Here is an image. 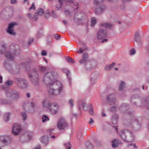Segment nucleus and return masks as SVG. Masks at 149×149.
<instances>
[{
    "label": "nucleus",
    "mask_w": 149,
    "mask_h": 149,
    "mask_svg": "<svg viewBox=\"0 0 149 149\" xmlns=\"http://www.w3.org/2000/svg\"><path fill=\"white\" fill-rule=\"evenodd\" d=\"M56 74L50 72L44 76L42 81L47 85L49 93L52 95H57L63 91V86L61 82L56 79Z\"/></svg>",
    "instance_id": "nucleus-1"
},
{
    "label": "nucleus",
    "mask_w": 149,
    "mask_h": 149,
    "mask_svg": "<svg viewBox=\"0 0 149 149\" xmlns=\"http://www.w3.org/2000/svg\"><path fill=\"white\" fill-rule=\"evenodd\" d=\"M126 125L129 130L121 131L120 133V136L125 141H133L135 139V136L132 132L129 131V130L130 129L135 131L139 130L141 127V123L137 118L133 117L129 120Z\"/></svg>",
    "instance_id": "nucleus-2"
},
{
    "label": "nucleus",
    "mask_w": 149,
    "mask_h": 149,
    "mask_svg": "<svg viewBox=\"0 0 149 149\" xmlns=\"http://www.w3.org/2000/svg\"><path fill=\"white\" fill-rule=\"evenodd\" d=\"M6 94V96L13 100H17L21 97L20 93L16 89H10L7 90Z\"/></svg>",
    "instance_id": "nucleus-3"
},
{
    "label": "nucleus",
    "mask_w": 149,
    "mask_h": 149,
    "mask_svg": "<svg viewBox=\"0 0 149 149\" xmlns=\"http://www.w3.org/2000/svg\"><path fill=\"white\" fill-rule=\"evenodd\" d=\"M15 84L18 88L24 89L28 86V83L24 79L21 78H17L15 80Z\"/></svg>",
    "instance_id": "nucleus-4"
},
{
    "label": "nucleus",
    "mask_w": 149,
    "mask_h": 149,
    "mask_svg": "<svg viewBox=\"0 0 149 149\" xmlns=\"http://www.w3.org/2000/svg\"><path fill=\"white\" fill-rule=\"evenodd\" d=\"M29 77L30 78H31V81L33 84L37 85L38 84V76L36 69L30 71L29 73Z\"/></svg>",
    "instance_id": "nucleus-5"
},
{
    "label": "nucleus",
    "mask_w": 149,
    "mask_h": 149,
    "mask_svg": "<svg viewBox=\"0 0 149 149\" xmlns=\"http://www.w3.org/2000/svg\"><path fill=\"white\" fill-rule=\"evenodd\" d=\"M107 36V31L106 29H100L97 33V38L98 40H102V42H107L108 39L104 38Z\"/></svg>",
    "instance_id": "nucleus-6"
},
{
    "label": "nucleus",
    "mask_w": 149,
    "mask_h": 149,
    "mask_svg": "<svg viewBox=\"0 0 149 149\" xmlns=\"http://www.w3.org/2000/svg\"><path fill=\"white\" fill-rule=\"evenodd\" d=\"M48 108V109L50 112V113L52 115L56 114L59 110V106L58 104L56 102L52 103Z\"/></svg>",
    "instance_id": "nucleus-7"
},
{
    "label": "nucleus",
    "mask_w": 149,
    "mask_h": 149,
    "mask_svg": "<svg viewBox=\"0 0 149 149\" xmlns=\"http://www.w3.org/2000/svg\"><path fill=\"white\" fill-rule=\"evenodd\" d=\"M68 124L65 119L63 118H61L58 121L57 124L58 128L60 130H63L67 127Z\"/></svg>",
    "instance_id": "nucleus-8"
},
{
    "label": "nucleus",
    "mask_w": 149,
    "mask_h": 149,
    "mask_svg": "<svg viewBox=\"0 0 149 149\" xmlns=\"http://www.w3.org/2000/svg\"><path fill=\"white\" fill-rule=\"evenodd\" d=\"M5 67L13 74H17L19 71V69L18 67H12L11 64L6 63L4 64Z\"/></svg>",
    "instance_id": "nucleus-9"
},
{
    "label": "nucleus",
    "mask_w": 149,
    "mask_h": 149,
    "mask_svg": "<svg viewBox=\"0 0 149 149\" xmlns=\"http://www.w3.org/2000/svg\"><path fill=\"white\" fill-rule=\"evenodd\" d=\"M21 129V125H20L15 123L13 125L12 129V133L14 135H17L19 133Z\"/></svg>",
    "instance_id": "nucleus-10"
},
{
    "label": "nucleus",
    "mask_w": 149,
    "mask_h": 149,
    "mask_svg": "<svg viewBox=\"0 0 149 149\" xmlns=\"http://www.w3.org/2000/svg\"><path fill=\"white\" fill-rule=\"evenodd\" d=\"M2 138L1 139V142L3 143L6 146L10 144L12 141V138L11 136L9 135L2 136Z\"/></svg>",
    "instance_id": "nucleus-11"
},
{
    "label": "nucleus",
    "mask_w": 149,
    "mask_h": 149,
    "mask_svg": "<svg viewBox=\"0 0 149 149\" xmlns=\"http://www.w3.org/2000/svg\"><path fill=\"white\" fill-rule=\"evenodd\" d=\"M109 104H113L116 101V96L114 94H111L108 95L106 98Z\"/></svg>",
    "instance_id": "nucleus-12"
},
{
    "label": "nucleus",
    "mask_w": 149,
    "mask_h": 149,
    "mask_svg": "<svg viewBox=\"0 0 149 149\" xmlns=\"http://www.w3.org/2000/svg\"><path fill=\"white\" fill-rule=\"evenodd\" d=\"M17 24L16 22H12L9 24L8 28L7 29V32L9 34L14 35L15 34L13 29L14 27Z\"/></svg>",
    "instance_id": "nucleus-13"
},
{
    "label": "nucleus",
    "mask_w": 149,
    "mask_h": 149,
    "mask_svg": "<svg viewBox=\"0 0 149 149\" xmlns=\"http://www.w3.org/2000/svg\"><path fill=\"white\" fill-rule=\"evenodd\" d=\"M40 142L44 145H47L49 143L48 137L47 136H43L40 137Z\"/></svg>",
    "instance_id": "nucleus-14"
},
{
    "label": "nucleus",
    "mask_w": 149,
    "mask_h": 149,
    "mask_svg": "<svg viewBox=\"0 0 149 149\" xmlns=\"http://www.w3.org/2000/svg\"><path fill=\"white\" fill-rule=\"evenodd\" d=\"M105 8L104 5H102L100 6V7H97L95 9V13L97 14H100L102 13Z\"/></svg>",
    "instance_id": "nucleus-15"
},
{
    "label": "nucleus",
    "mask_w": 149,
    "mask_h": 149,
    "mask_svg": "<svg viewBox=\"0 0 149 149\" xmlns=\"http://www.w3.org/2000/svg\"><path fill=\"white\" fill-rule=\"evenodd\" d=\"M111 146L112 148H115L121 144V142L118 139H115L111 141Z\"/></svg>",
    "instance_id": "nucleus-16"
},
{
    "label": "nucleus",
    "mask_w": 149,
    "mask_h": 149,
    "mask_svg": "<svg viewBox=\"0 0 149 149\" xmlns=\"http://www.w3.org/2000/svg\"><path fill=\"white\" fill-rule=\"evenodd\" d=\"M17 54L15 52H14V53H12V52H10V51H7L5 53V55L6 57L12 60L14 58V55Z\"/></svg>",
    "instance_id": "nucleus-17"
},
{
    "label": "nucleus",
    "mask_w": 149,
    "mask_h": 149,
    "mask_svg": "<svg viewBox=\"0 0 149 149\" xmlns=\"http://www.w3.org/2000/svg\"><path fill=\"white\" fill-rule=\"evenodd\" d=\"M148 98L142 100L141 102V106L142 107L146 106L147 108L149 109V102H148Z\"/></svg>",
    "instance_id": "nucleus-18"
},
{
    "label": "nucleus",
    "mask_w": 149,
    "mask_h": 149,
    "mask_svg": "<svg viewBox=\"0 0 149 149\" xmlns=\"http://www.w3.org/2000/svg\"><path fill=\"white\" fill-rule=\"evenodd\" d=\"M10 115L11 113L9 112H7L4 114L3 119L5 122H7L9 120Z\"/></svg>",
    "instance_id": "nucleus-19"
},
{
    "label": "nucleus",
    "mask_w": 149,
    "mask_h": 149,
    "mask_svg": "<svg viewBox=\"0 0 149 149\" xmlns=\"http://www.w3.org/2000/svg\"><path fill=\"white\" fill-rule=\"evenodd\" d=\"M52 103L51 102H48V101L46 100L45 99L42 100V106L45 107H47V109L49 108L50 105Z\"/></svg>",
    "instance_id": "nucleus-20"
},
{
    "label": "nucleus",
    "mask_w": 149,
    "mask_h": 149,
    "mask_svg": "<svg viewBox=\"0 0 149 149\" xmlns=\"http://www.w3.org/2000/svg\"><path fill=\"white\" fill-rule=\"evenodd\" d=\"M138 98V95H134L132 96L131 98V102L132 105L134 106H135L136 104L135 103L136 101V99Z\"/></svg>",
    "instance_id": "nucleus-21"
},
{
    "label": "nucleus",
    "mask_w": 149,
    "mask_h": 149,
    "mask_svg": "<svg viewBox=\"0 0 149 149\" xmlns=\"http://www.w3.org/2000/svg\"><path fill=\"white\" fill-rule=\"evenodd\" d=\"M85 146L87 149H93L94 146L89 141H87L85 143Z\"/></svg>",
    "instance_id": "nucleus-22"
},
{
    "label": "nucleus",
    "mask_w": 149,
    "mask_h": 149,
    "mask_svg": "<svg viewBox=\"0 0 149 149\" xmlns=\"http://www.w3.org/2000/svg\"><path fill=\"white\" fill-rule=\"evenodd\" d=\"M27 15L28 17L31 19L36 20L38 19V17H37V14L36 13H35L34 16H33L32 14L31 13H28Z\"/></svg>",
    "instance_id": "nucleus-23"
},
{
    "label": "nucleus",
    "mask_w": 149,
    "mask_h": 149,
    "mask_svg": "<svg viewBox=\"0 0 149 149\" xmlns=\"http://www.w3.org/2000/svg\"><path fill=\"white\" fill-rule=\"evenodd\" d=\"M118 116L117 115L115 114L111 118V121L113 124H116L118 121Z\"/></svg>",
    "instance_id": "nucleus-24"
},
{
    "label": "nucleus",
    "mask_w": 149,
    "mask_h": 149,
    "mask_svg": "<svg viewBox=\"0 0 149 149\" xmlns=\"http://www.w3.org/2000/svg\"><path fill=\"white\" fill-rule=\"evenodd\" d=\"M6 49V46L5 44H0V54H3Z\"/></svg>",
    "instance_id": "nucleus-25"
},
{
    "label": "nucleus",
    "mask_w": 149,
    "mask_h": 149,
    "mask_svg": "<svg viewBox=\"0 0 149 149\" xmlns=\"http://www.w3.org/2000/svg\"><path fill=\"white\" fill-rule=\"evenodd\" d=\"M68 103L71 108H73L75 104L74 100L72 98L70 99L68 101Z\"/></svg>",
    "instance_id": "nucleus-26"
},
{
    "label": "nucleus",
    "mask_w": 149,
    "mask_h": 149,
    "mask_svg": "<svg viewBox=\"0 0 149 149\" xmlns=\"http://www.w3.org/2000/svg\"><path fill=\"white\" fill-rule=\"evenodd\" d=\"M101 26L102 27H104L107 28H110L112 26V25L109 23L104 22L101 24Z\"/></svg>",
    "instance_id": "nucleus-27"
},
{
    "label": "nucleus",
    "mask_w": 149,
    "mask_h": 149,
    "mask_svg": "<svg viewBox=\"0 0 149 149\" xmlns=\"http://www.w3.org/2000/svg\"><path fill=\"white\" fill-rule=\"evenodd\" d=\"M63 0H58L60 4H57L56 5V9L57 10H61V6L62 5Z\"/></svg>",
    "instance_id": "nucleus-28"
},
{
    "label": "nucleus",
    "mask_w": 149,
    "mask_h": 149,
    "mask_svg": "<svg viewBox=\"0 0 149 149\" xmlns=\"http://www.w3.org/2000/svg\"><path fill=\"white\" fill-rule=\"evenodd\" d=\"M125 84L124 82L122 81L120 83L119 86V90L120 91H122L125 87Z\"/></svg>",
    "instance_id": "nucleus-29"
},
{
    "label": "nucleus",
    "mask_w": 149,
    "mask_h": 149,
    "mask_svg": "<svg viewBox=\"0 0 149 149\" xmlns=\"http://www.w3.org/2000/svg\"><path fill=\"white\" fill-rule=\"evenodd\" d=\"M87 107L88 109V111L89 113L91 114L92 115L93 114V109L92 107V105L91 104H89L88 106Z\"/></svg>",
    "instance_id": "nucleus-30"
},
{
    "label": "nucleus",
    "mask_w": 149,
    "mask_h": 149,
    "mask_svg": "<svg viewBox=\"0 0 149 149\" xmlns=\"http://www.w3.org/2000/svg\"><path fill=\"white\" fill-rule=\"evenodd\" d=\"M10 103V102L8 100H3L2 99H0V104H9Z\"/></svg>",
    "instance_id": "nucleus-31"
},
{
    "label": "nucleus",
    "mask_w": 149,
    "mask_h": 149,
    "mask_svg": "<svg viewBox=\"0 0 149 149\" xmlns=\"http://www.w3.org/2000/svg\"><path fill=\"white\" fill-rule=\"evenodd\" d=\"M111 106L110 107V110L112 111H114L116 110L117 105L115 104H109Z\"/></svg>",
    "instance_id": "nucleus-32"
},
{
    "label": "nucleus",
    "mask_w": 149,
    "mask_h": 149,
    "mask_svg": "<svg viewBox=\"0 0 149 149\" xmlns=\"http://www.w3.org/2000/svg\"><path fill=\"white\" fill-rule=\"evenodd\" d=\"M104 0H94V3L97 6L100 5V3H102Z\"/></svg>",
    "instance_id": "nucleus-33"
},
{
    "label": "nucleus",
    "mask_w": 149,
    "mask_h": 149,
    "mask_svg": "<svg viewBox=\"0 0 149 149\" xmlns=\"http://www.w3.org/2000/svg\"><path fill=\"white\" fill-rule=\"evenodd\" d=\"M66 59L67 61L70 63H74V61L73 59L70 56H68L66 58Z\"/></svg>",
    "instance_id": "nucleus-34"
},
{
    "label": "nucleus",
    "mask_w": 149,
    "mask_h": 149,
    "mask_svg": "<svg viewBox=\"0 0 149 149\" xmlns=\"http://www.w3.org/2000/svg\"><path fill=\"white\" fill-rule=\"evenodd\" d=\"M82 131H81L79 132L77 134V138L78 139H80L83 138V136L82 135Z\"/></svg>",
    "instance_id": "nucleus-35"
},
{
    "label": "nucleus",
    "mask_w": 149,
    "mask_h": 149,
    "mask_svg": "<svg viewBox=\"0 0 149 149\" xmlns=\"http://www.w3.org/2000/svg\"><path fill=\"white\" fill-rule=\"evenodd\" d=\"M42 121L44 123L45 122L49 120V119L47 116L44 115L42 116Z\"/></svg>",
    "instance_id": "nucleus-36"
},
{
    "label": "nucleus",
    "mask_w": 149,
    "mask_h": 149,
    "mask_svg": "<svg viewBox=\"0 0 149 149\" xmlns=\"http://www.w3.org/2000/svg\"><path fill=\"white\" fill-rule=\"evenodd\" d=\"M74 0H65V3L67 5H70L73 3Z\"/></svg>",
    "instance_id": "nucleus-37"
},
{
    "label": "nucleus",
    "mask_w": 149,
    "mask_h": 149,
    "mask_svg": "<svg viewBox=\"0 0 149 149\" xmlns=\"http://www.w3.org/2000/svg\"><path fill=\"white\" fill-rule=\"evenodd\" d=\"M44 13V10L41 8H39L38 10V13H37V15H42Z\"/></svg>",
    "instance_id": "nucleus-38"
},
{
    "label": "nucleus",
    "mask_w": 149,
    "mask_h": 149,
    "mask_svg": "<svg viewBox=\"0 0 149 149\" xmlns=\"http://www.w3.org/2000/svg\"><path fill=\"white\" fill-rule=\"evenodd\" d=\"M96 18L93 17L91 19V25L92 26H93L96 24Z\"/></svg>",
    "instance_id": "nucleus-39"
},
{
    "label": "nucleus",
    "mask_w": 149,
    "mask_h": 149,
    "mask_svg": "<svg viewBox=\"0 0 149 149\" xmlns=\"http://www.w3.org/2000/svg\"><path fill=\"white\" fill-rule=\"evenodd\" d=\"M64 145L66 148L67 149H70L71 145L70 142H68L64 144Z\"/></svg>",
    "instance_id": "nucleus-40"
},
{
    "label": "nucleus",
    "mask_w": 149,
    "mask_h": 149,
    "mask_svg": "<svg viewBox=\"0 0 149 149\" xmlns=\"http://www.w3.org/2000/svg\"><path fill=\"white\" fill-rule=\"evenodd\" d=\"M13 81L12 80H8L5 82V84L7 86H10L12 84Z\"/></svg>",
    "instance_id": "nucleus-41"
},
{
    "label": "nucleus",
    "mask_w": 149,
    "mask_h": 149,
    "mask_svg": "<svg viewBox=\"0 0 149 149\" xmlns=\"http://www.w3.org/2000/svg\"><path fill=\"white\" fill-rule=\"evenodd\" d=\"M62 71L64 72H65V73L66 75H67L68 77V78H69V77H68V76L69 75V74L70 73V72H69V71L68 70L66 69V68H63V69H62Z\"/></svg>",
    "instance_id": "nucleus-42"
},
{
    "label": "nucleus",
    "mask_w": 149,
    "mask_h": 149,
    "mask_svg": "<svg viewBox=\"0 0 149 149\" xmlns=\"http://www.w3.org/2000/svg\"><path fill=\"white\" fill-rule=\"evenodd\" d=\"M22 117L23 118V120H25L27 117V114L25 112H23L22 113Z\"/></svg>",
    "instance_id": "nucleus-43"
},
{
    "label": "nucleus",
    "mask_w": 149,
    "mask_h": 149,
    "mask_svg": "<svg viewBox=\"0 0 149 149\" xmlns=\"http://www.w3.org/2000/svg\"><path fill=\"white\" fill-rule=\"evenodd\" d=\"M85 49H86L85 48H84L83 49L82 48L80 47L79 48V49L77 51V52L81 54L83 52Z\"/></svg>",
    "instance_id": "nucleus-44"
},
{
    "label": "nucleus",
    "mask_w": 149,
    "mask_h": 149,
    "mask_svg": "<svg viewBox=\"0 0 149 149\" xmlns=\"http://www.w3.org/2000/svg\"><path fill=\"white\" fill-rule=\"evenodd\" d=\"M136 51L135 49H132L130 50V54L131 55H133L135 53Z\"/></svg>",
    "instance_id": "nucleus-45"
},
{
    "label": "nucleus",
    "mask_w": 149,
    "mask_h": 149,
    "mask_svg": "<svg viewBox=\"0 0 149 149\" xmlns=\"http://www.w3.org/2000/svg\"><path fill=\"white\" fill-rule=\"evenodd\" d=\"M35 4L34 3H33L31 6L29 8V10L30 11L31 10L33 9L34 10H35Z\"/></svg>",
    "instance_id": "nucleus-46"
},
{
    "label": "nucleus",
    "mask_w": 149,
    "mask_h": 149,
    "mask_svg": "<svg viewBox=\"0 0 149 149\" xmlns=\"http://www.w3.org/2000/svg\"><path fill=\"white\" fill-rule=\"evenodd\" d=\"M86 60L85 58H83L79 61V63L80 64L85 63L86 62Z\"/></svg>",
    "instance_id": "nucleus-47"
},
{
    "label": "nucleus",
    "mask_w": 149,
    "mask_h": 149,
    "mask_svg": "<svg viewBox=\"0 0 149 149\" xmlns=\"http://www.w3.org/2000/svg\"><path fill=\"white\" fill-rule=\"evenodd\" d=\"M90 80H91V82L92 84L94 83L95 82V78H93L92 76L91 77Z\"/></svg>",
    "instance_id": "nucleus-48"
},
{
    "label": "nucleus",
    "mask_w": 149,
    "mask_h": 149,
    "mask_svg": "<svg viewBox=\"0 0 149 149\" xmlns=\"http://www.w3.org/2000/svg\"><path fill=\"white\" fill-rule=\"evenodd\" d=\"M81 106L83 108V109L84 110H86V109H85V107L86 106V103L84 102H82L81 104Z\"/></svg>",
    "instance_id": "nucleus-49"
},
{
    "label": "nucleus",
    "mask_w": 149,
    "mask_h": 149,
    "mask_svg": "<svg viewBox=\"0 0 149 149\" xmlns=\"http://www.w3.org/2000/svg\"><path fill=\"white\" fill-rule=\"evenodd\" d=\"M88 56L86 53H84L83 55V58H85L86 60L87 58H88Z\"/></svg>",
    "instance_id": "nucleus-50"
},
{
    "label": "nucleus",
    "mask_w": 149,
    "mask_h": 149,
    "mask_svg": "<svg viewBox=\"0 0 149 149\" xmlns=\"http://www.w3.org/2000/svg\"><path fill=\"white\" fill-rule=\"evenodd\" d=\"M51 15L54 17H56L57 16L56 14L53 11H52L51 13Z\"/></svg>",
    "instance_id": "nucleus-51"
},
{
    "label": "nucleus",
    "mask_w": 149,
    "mask_h": 149,
    "mask_svg": "<svg viewBox=\"0 0 149 149\" xmlns=\"http://www.w3.org/2000/svg\"><path fill=\"white\" fill-rule=\"evenodd\" d=\"M139 37V35L138 33H136L134 35V39L136 40Z\"/></svg>",
    "instance_id": "nucleus-52"
},
{
    "label": "nucleus",
    "mask_w": 149,
    "mask_h": 149,
    "mask_svg": "<svg viewBox=\"0 0 149 149\" xmlns=\"http://www.w3.org/2000/svg\"><path fill=\"white\" fill-rule=\"evenodd\" d=\"M54 37L57 40H58L60 38V36L57 34H56L54 35Z\"/></svg>",
    "instance_id": "nucleus-53"
},
{
    "label": "nucleus",
    "mask_w": 149,
    "mask_h": 149,
    "mask_svg": "<svg viewBox=\"0 0 149 149\" xmlns=\"http://www.w3.org/2000/svg\"><path fill=\"white\" fill-rule=\"evenodd\" d=\"M128 146H129V147H130L131 146H133L134 148H137V146L135 144L131 143L130 144L128 145Z\"/></svg>",
    "instance_id": "nucleus-54"
},
{
    "label": "nucleus",
    "mask_w": 149,
    "mask_h": 149,
    "mask_svg": "<svg viewBox=\"0 0 149 149\" xmlns=\"http://www.w3.org/2000/svg\"><path fill=\"white\" fill-rule=\"evenodd\" d=\"M39 69L42 71H44L45 70L46 68L44 67H39Z\"/></svg>",
    "instance_id": "nucleus-55"
},
{
    "label": "nucleus",
    "mask_w": 149,
    "mask_h": 149,
    "mask_svg": "<svg viewBox=\"0 0 149 149\" xmlns=\"http://www.w3.org/2000/svg\"><path fill=\"white\" fill-rule=\"evenodd\" d=\"M42 55L43 56H45L47 54V52L44 50H43L42 52Z\"/></svg>",
    "instance_id": "nucleus-56"
},
{
    "label": "nucleus",
    "mask_w": 149,
    "mask_h": 149,
    "mask_svg": "<svg viewBox=\"0 0 149 149\" xmlns=\"http://www.w3.org/2000/svg\"><path fill=\"white\" fill-rule=\"evenodd\" d=\"M30 104L31 107L33 108H34L36 106V104L33 102H31L30 103Z\"/></svg>",
    "instance_id": "nucleus-57"
},
{
    "label": "nucleus",
    "mask_w": 149,
    "mask_h": 149,
    "mask_svg": "<svg viewBox=\"0 0 149 149\" xmlns=\"http://www.w3.org/2000/svg\"><path fill=\"white\" fill-rule=\"evenodd\" d=\"M93 122H94V120H93V119L91 118H90V120L89 121V123L90 124H92V123H93Z\"/></svg>",
    "instance_id": "nucleus-58"
},
{
    "label": "nucleus",
    "mask_w": 149,
    "mask_h": 149,
    "mask_svg": "<svg viewBox=\"0 0 149 149\" xmlns=\"http://www.w3.org/2000/svg\"><path fill=\"white\" fill-rule=\"evenodd\" d=\"M41 146L40 145H38L34 147L33 149H40Z\"/></svg>",
    "instance_id": "nucleus-59"
},
{
    "label": "nucleus",
    "mask_w": 149,
    "mask_h": 149,
    "mask_svg": "<svg viewBox=\"0 0 149 149\" xmlns=\"http://www.w3.org/2000/svg\"><path fill=\"white\" fill-rule=\"evenodd\" d=\"M64 12L65 14L67 15H69L70 14L69 11L68 10H65Z\"/></svg>",
    "instance_id": "nucleus-60"
},
{
    "label": "nucleus",
    "mask_w": 149,
    "mask_h": 149,
    "mask_svg": "<svg viewBox=\"0 0 149 149\" xmlns=\"http://www.w3.org/2000/svg\"><path fill=\"white\" fill-rule=\"evenodd\" d=\"M50 16V14L49 13H46L45 15V17L46 18H48Z\"/></svg>",
    "instance_id": "nucleus-61"
},
{
    "label": "nucleus",
    "mask_w": 149,
    "mask_h": 149,
    "mask_svg": "<svg viewBox=\"0 0 149 149\" xmlns=\"http://www.w3.org/2000/svg\"><path fill=\"white\" fill-rule=\"evenodd\" d=\"M33 41V39L32 38L30 39L29 42V45H30Z\"/></svg>",
    "instance_id": "nucleus-62"
},
{
    "label": "nucleus",
    "mask_w": 149,
    "mask_h": 149,
    "mask_svg": "<svg viewBox=\"0 0 149 149\" xmlns=\"http://www.w3.org/2000/svg\"><path fill=\"white\" fill-rule=\"evenodd\" d=\"M11 3L12 4H14L17 3V0H11Z\"/></svg>",
    "instance_id": "nucleus-63"
},
{
    "label": "nucleus",
    "mask_w": 149,
    "mask_h": 149,
    "mask_svg": "<svg viewBox=\"0 0 149 149\" xmlns=\"http://www.w3.org/2000/svg\"><path fill=\"white\" fill-rule=\"evenodd\" d=\"M109 66L108 65H106L105 67V70H109L110 69L109 68Z\"/></svg>",
    "instance_id": "nucleus-64"
}]
</instances>
